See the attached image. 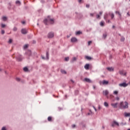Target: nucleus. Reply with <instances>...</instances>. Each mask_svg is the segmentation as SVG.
<instances>
[{"mask_svg": "<svg viewBox=\"0 0 130 130\" xmlns=\"http://www.w3.org/2000/svg\"><path fill=\"white\" fill-rule=\"evenodd\" d=\"M48 121H52V118L51 117H48Z\"/></svg>", "mask_w": 130, "mask_h": 130, "instance_id": "obj_24", "label": "nucleus"}, {"mask_svg": "<svg viewBox=\"0 0 130 130\" xmlns=\"http://www.w3.org/2000/svg\"><path fill=\"white\" fill-rule=\"evenodd\" d=\"M107 70H108V71H109V72H113L114 71V69H113V68L111 67V68H107Z\"/></svg>", "mask_w": 130, "mask_h": 130, "instance_id": "obj_16", "label": "nucleus"}, {"mask_svg": "<svg viewBox=\"0 0 130 130\" xmlns=\"http://www.w3.org/2000/svg\"><path fill=\"white\" fill-rule=\"evenodd\" d=\"M89 68H90L89 64H86L84 66V69H85V70H89Z\"/></svg>", "mask_w": 130, "mask_h": 130, "instance_id": "obj_13", "label": "nucleus"}, {"mask_svg": "<svg viewBox=\"0 0 130 130\" xmlns=\"http://www.w3.org/2000/svg\"><path fill=\"white\" fill-rule=\"evenodd\" d=\"M71 42L75 43L78 42V39L76 38H72L71 40Z\"/></svg>", "mask_w": 130, "mask_h": 130, "instance_id": "obj_8", "label": "nucleus"}, {"mask_svg": "<svg viewBox=\"0 0 130 130\" xmlns=\"http://www.w3.org/2000/svg\"><path fill=\"white\" fill-rule=\"evenodd\" d=\"M46 56L47 59H49V53H48V51H47L46 52Z\"/></svg>", "mask_w": 130, "mask_h": 130, "instance_id": "obj_23", "label": "nucleus"}, {"mask_svg": "<svg viewBox=\"0 0 130 130\" xmlns=\"http://www.w3.org/2000/svg\"><path fill=\"white\" fill-rule=\"evenodd\" d=\"M104 106H106V107H108V103H107V102H105L104 103Z\"/></svg>", "mask_w": 130, "mask_h": 130, "instance_id": "obj_25", "label": "nucleus"}, {"mask_svg": "<svg viewBox=\"0 0 130 130\" xmlns=\"http://www.w3.org/2000/svg\"><path fill=\"white\" fill-rule=\"evenodd\" d=\"M17 30H18V28L16 27L13 28V31H16Z\"/></svg>", "mask_w": 130, "mask_h": 130, "instance_id": "obj_31", "label": "nucleus"}, {"mask_svg": "<svg viewBox=\"0 0 130 130\" xmlns=\"http://www.w3.org/2000/svg\"><path fill=\"white\" fill-rule=\"evenodd\" d=\"M86 8H90V5H89V4H86Z\"/></svg>", "mask_w": 130, "mask_h": 130, "instance_id": "obj_44", "label": "nucleus"}, {"mask_svg": "<svg viewBox=\"0 0 130 130\" xmlns=\"http://www.w3.org/2000/svg\"><path fill=\"white\" fill-rule=\"evenodd\" d=\"M124 116L125 117H130V113H124Z\"/></svg>", "mask_w": 130, "mask_h": 130, "instance_id": "obj_15", "label": "nucleus"}, {"mask_svg": "<svg viewBox=\"0 0 130 130\" xmlns=\"http://www.w3.org/2000/svg\"><path fill=\"white\" fill-rule=\"evenodd\" d=\"M112 127H115V126H119V123L116 121L114 120L111 123Z\"/></svg>", "mask_w": 130, "mask_h": 130, "instance_id": "obj_3", "label": "nucleus"}, {"mask_svg": "<svg viewBox=\"0 0 130 130\" xmlns=\"http://www.w3.org/2000/svg\"><path fill=\"white\" fill-rule=\"evenodd\" d=\"M113 94H114L115 95H117V94H118V91L115 90L114 91Z\"/></svg>", "mask_w": 130, "mask_h": 130, "instance_id": "obj_27", "label": "nucleus"}, {"mask_svg": "<svg viewBox=\"0 0 130 130\" xmlns=\"http://www.w3.org/2000/svg\"><path fill=\"white\" fill-rule=\"evenodd\" d=\"M115 26L114 25H113V26H112L113 28H115Z\"/></svg>", "mask_w": 130, "mask_h": 130, "instance_id": "obj_61", "label": "nucleus"}, {"mask_svg": "<svg viewBox=\"0 0 130 130\" xmlns=\"http://www.w3.org/2000/svg\"><path fill=\"white\" fill-rule=\"evenodd\" d=\"M2 130H7V129H6V127H2Z\"/></svg>", "mask_w": 130, "mask_h": 130, "instance_id": "obj_45", "label": "nucleus"}, {"mask_svg": "<svg viewBox=\"0 0 130 130\" xmlns=\"http://www.w3.org/2000/svg\"><path fill=\"white\" fill-rule=\"evenodd\" d=\"M1 27L2 28H5L6 27V24H2Z\"/></svg>", "mask_w": 130, "mask_h": 130, "instance_id": "obj_33", "label": "nucleus"}, {"mask_svg": "<svg viewBox=\"0 0 130 130\" xmlns=\"http://www.w3.org/2000/svg\"><path fill=\"white\" fill-rule=\"evenodd\" d=\"M94 109L95 110V111H97V109L95 107H94Z\"/></svg>", "mask_w": 130, "mask_h": 130, "instance_id": "obj_56", "label": "nucleus"}, {"mask_svg": "<svg viewBox=\"0 0 130 130\" xmlns=\"http://www.w3.org/2000/svg\"><path fill=\"white\" fill-rule=\"evenodd\" d=\"M84 81L87 82V83H92V81L89 78H84Z\"/></svg>", "mask_w": 130, "mask_h": 130, "instance_id": "obj_9", "label": "nucleus"}, {"mask_svg": "<svg viewBox=\"0 0 130 130\" xmlns=\"http://www.w3.org/2000/svg\"><path fill=\"white\" fill-rule=\"evenodd\" d=\"M91 43H92V41H88V46H90V45H91Z\"/></svg>", "mask_w": 130, "mask_h": 130, "instance_id": "obj_38", "label": "nucleus"}, {"mask_svg": "<svg viewBox=\"0 0 130 130\" xmlns=\"http://www.w3.org/2000/svg\"><path fill=\"white\" fill-rule=\"evenodd\" d=\"M75 60H77V58L73 57L72 59V61H75Z\"/></svg>", "mask_w": 130, "mask_h": 130, "instance_id": "obj_36", "label": "nucleus"}, {"mask_svg": "<svg viewBox=\"0 0 130 130\" xmlns=\"http://www.w3.org/2000/svg\"><path fill=\"white\" fill-rule=\"evenodd\" d=\"M72 128H75V127H76V125L75 124L72 125Z\"/></svg>", "mask_w": 130, "mask_h": 130, "instance_id": "obj_40", "label": "nucleus"}, {"mask_svg": "<svg viewBox=\"0 0 130 130\" xmlns=\"http://www.w3.org/2000/svg\"><path fill=\"white\" fill-rule=\"evenodd\" d=\"M42 58L43 59H45V58H44V57H43V56H42Z\"/></svg>", "mask_w": 130, "mask_h": 130, "instance_id": "obj_54", "label": "nucleus"}, {"mask_svg": "<svg viewBox=\"0 0 130 130\" xmlns=\"http://www.w3.org/2000/svg\"><path fill=\"white\" fill-rule=\"evenodd\" d=\"M16 59H17V61H22L23 59L22 58V56L21 55H19L16 57Z\"/></svg>", "mask_w": 130, "mask_h": 130, "instance_id": "obj_4", "label": "nucleus"}, {"mask_svg": "<svg viewBox=\"0 0 130 130\" xmlns=\"http://www.w3.org/2000/svg\"><path fill=\"white\" fill-rule=\"evenodd\" d=\"M116 100L118 101V100H119V98L117 97V98H116Z\"/></svg>", "mask_w": 130, "mask_h": 130, "instance_id": "obj_49", "label": "nucleus"}, {"mask_svg": "<svg viewBox=\"0 0 130 130\" xmlns=\"http://www.w3.org/2000/svg\"><path fill=\"white\" fill-rule=\"evenodd\" d=\"M85 58L87 60H92V57L89 56H85Z\"/></svg>", "mask_w": 130, "mask_h": 130, "instance_id": "obj_14", "label": "nucleus"}, {"mask_svg": "<svg viewBox=\"0 0 130 130\" xmlns=\"http://www.w3.org/2000/svg\"><path fill=\"white\" fill-rule=\"evenodd\" d=\"M21 23H22V24H23V25H24V24H25V23H26V22H25V21H22Z\"/></svg>", "mask_w": 130, "mask_h": 130, "instance_id": "obj_47", "label": "nucleus"}, {"mask_svg": "<svg viewBox=\"0 0 130 130\" xmlns=\"http://www.w3.org/2000/svg\"><path fill=\"white\" fill-rule=\"evenodd\" d=\"M90 15L91 17H93V16H94V14L93 13H90Z\"/></svg>", "mask_w": 130, "mask_h": 130, "instance_id": "obj_48", "label": "nucleus"}, {"mask_svg": "<svg viewBox=\"0 0 130 130\" xmlns=\"http://www.w3.org/2000/svg\"><path fill=\"white\" fill-rule=\"evenodd\" d=\"M119 86H120V87H126L127 86V84L125 83H123L119 84Z\"/></svg>", "mask_w": 130, "mask_h": 130, "instance_id": "obj_11", "label": "nucleus"}, {"mask_svg": "<svg viewBox=\"0 0 130 130\" xmlns=\"http://www.w3.org/2000/svg\"><path fill=\"white\" fill-rule=\"evenodd\" d=\"M106 37H107V34H103V38H104V39H105Z\"/></svg>", "mask_w": 130, "mask_h": 130, "instance_id": "obj_29", "label": "nucleus"}, {"mask_svg": "<svg viewBox=\"0 0 130 130\" xmlns=\"http://www.w3.org/2000/svg\"><path fill=\"white\" fill-rule=\"evenodd\" d=\"M100 18V15L99 14L96 15V19H99Z\"/></svg>", "mask_w": 130, "mask_h": 130, "instance_id": "obj_41", "label": "nucleus"}, {"mask_svg": "<svg viewBox=\"0 0 130 130\" xmlns=\"http://www.w3.org/2000/svg\"><path fill=\"white\" fill-rule=\"evenodd\" d=\"M2 19H3V21H4L5 22H6V21H7V20H8V18H7V17H6V16H3L2 17Z\"/></svg>", "mask_w": 130, "mask_h": 130, "instance_id": "obj_22", "label": "nucleus"}, {"mask_svg": "<svg viewBox=\"0 0 130 130\" xmlns=\"http://www.w3.org/2000/svg\"><path fill=\"white\" fill-rule=\"evenodd\" d=\"M90 114H91L90 113H88L87 114V115H90Z\"/></svg>", "mask_w": 130, "mask_h": 130, "instance_id": "obj_52", "label": "nucleus"}, {"mask_svg": "<svg viewBox=\"0 0 130 130\" xmlns=\"http://www.w3.org/2000/svg\"><path fill=\"white\" fill-rule=\"evenodd\" d=\"M60 72H61V74H64V75L67 74V71L65 70L61 69Z\"/></svg>", "mask_w": 130, "mask_h": 130, "instance_id": "obj_18", "label": "nucleus"}, {"mask_svg": "<svg viewBox=\"0 0 130 130\" xmlns=\"http://www.w3.org/2000/svg\"><path fill=\"white\" fill-rule=\"evenodd\" d=\"M111 19H113V18H114V14L113 13H112L111 15Z\"/></svg>", "mask_w": 130, "mask_h": 130, "instance_id": "obj_34", "label": "nucleus"}, {"mask_svg": "<svg viewBox=\"0 0 130 130\" xmlns=\"http://www.w3.org/2000/svg\"><path fill=\"white\" fill-rule=\"evenodd\" d=\"M120 40H121V41H123H123H124L125 39H124V38L122 37V38H121Z\"/></svg>", "mask_w": 130, "mask_h": 130, "instance_id": "obj_39", "label": "nucleus"}, {"mask_svg": "<svg viewBox=\"0 0 130 130\" xmlns=\"http://www.w3.org/2000/svg\"><path fill=\"white\" fill-rule=\"evenodd\" d=\"M99 14L101 16V15H102V12H100Z\"/></svg>", "mask_w": 130, "mask_h": 130, "instance_id": "obj_50", "label": "nucleus"}, {"mask_svg": "<svg viewBox=\"0 0 130 130\" xmlns=\"http://www.w3.org/2000/svg\"><path fill=\"white\" fill-rule=\"evenodd\" d=\"M78 2L80 3H81L82 2V0H78Z\"/></svg>", "mask_w": 130, "mask_h": 130, "instance_id": "obj_51", "label": "nucleus"}, {"mask_svg": "<svg viewBox=\"0 0 130 130\" xmlns=\"http://www.w3.org/2000/svg\"><path fill=\"white\" fill-rule=\"evenodd\" d=\"M12 42H13V40L10 39L9 42H8V43L11 44V43H12Z\"/></svg>", "mask_w": 130, "mask_h": 130, "instance_id": "obj_37", "label": "nucleus"}, {"mask_svg": "<svg viewBox=\"0 0 130 130\" xmlns=\"http://www.w3.org/2000/svg\"><path fill=\"white\" fill-rule=\"evenodd\" d=\"M1 33H2V35H4V34H5V31L4 30H2L1 31Z\"/></svg>", "mask_w": 130, "mask_h": 130, "instance_id": "obj_43", "label": "nucleus"}, {"mask_svg": "<svg viewBox=\"0 0 130 130\" xmlns=\"http://www.w3.org/2000/svg\"><path fill=\"white\" fill-rule=\"evenodd\" d=\"M26 53L29 55V56H30V55L32 54V52H31V50H28Z\"/></svg>", "mask_w": 130, "mask_h": 130, "instance_id": "obj_19", "label": "nucleus"}, {"mask_svg": "<svg viewBox=\"0 0 130 130\" xmlns=\"http://www.w3.org/2000/svg\"><path fill=\"white\" fill-rule=\"evenodd\" d=\"M80 34H82V32L81 31H78L76 32V35H80Z\"/></svg>", "mask_w": 130, "mask_h": 130, "instance_id": "obj_26", "label": "nucleus"}, {"mask_svg": "<svg viewBox=\"0 0 130 130\" xmlns=\"http://www.w3.org/2000/svg\"><path fill=\"white\" fill-rule=\"evenodd\" d=\"M101 109V107H100V106H99V109L100 110Z\"/></svg>", "mask_w": 130, "mask_h": 130, "instance_id": "obj_55", "label": "nucleus"}, {"mask_svg": "<svg viewBox=\"0 0 130 130\" xmlns=\"http://www.w3.org/2000/svg\"><path fill=\"white\" fill-rule=\"evenodd\" d=\"M16 4H21V3L20 2V1H17L16 2Z\"/></svg>", "mask_w": 130, "mask_h": 130, "instance_id": "obj_42", "label": "nucleus"}, {"mask_svg": "<svg viewBox=\"0 0 130 130\" xmlns=\"http://www.w3.org/2000/svg\"><path fill=\"white\" fill-rule=\"evenodd\" d=\"M24 72H29V69L27 67H24L23 68Z\"/></svg>", "mask_w": 130, "mask_h": 130, "instance_id": "obj_21", "label": "nucleus"}, {"mask_svg": "<svg viewBox=\"0 0 130 130\" xmlns=\"http://www.w3.org/2000/svg\"><path fill=\"white\" fill-rule=\"evenodd\" d=\"M102 128H103V129H104V128H105V126H102Z\"/></svg>", "mask_w": 130, "mask_h": 130, "instance_id": "obj_53", "label": "nucleus"}, {"mask_svg": "<svg viewBox=\"0 0 130 130\" xmlns=\"http://www.w3.org/2000/svg\"><path fill=\"white\" fill-rule=\"evenodd\" d=\"M118 105V103H116L115 104H111V105L114 108H117V105Z\"/></svg>", "mask_w": 130, "mask_h": 130, "instance_id": "obj_10", "label": "nucleus"}, {"mask_svg": "<svg viewBox=\"0 0 130 130\" xmlns=\"http://www.w3.org/2000/svg\"><path fill=\"white\" fill-rule=\"evenodd\" d=\"M47 23H50V24H54V20L53 19L50 18V16H48L47 18L44 20V23L46 25H48Z\"/></svg>", "mask_w": 130, "mask_h": 130, "instance_id": "obj_1", "label": "nucleus"}, {"mask_svg": "<svg viewBox=\"0 0 130 130\" xmlns=\"http://www.w3.org/2000/svg\"><path fill=\"white\" fill-rule=\"evenodd\" d=\"M103 93L105 96H107L108 94H109V92L107 90H105L103 91Z\"/></svg>", "mask_w": 130, "mask_h": 130, "instance_id": "obj_20", "label": "nucleus"}, {"mask_svg": "<svg viewBox=\"0 0 130 130\" xmlns=\"http://www.w3.org/2000/svg\"><path fill=\"white\" fill-rule=\"evenodd\" d=\"M127 130H130V129H128Z\"/></svg>", "mask_w": 130, "mask_h": 130, "instance_id": "obj_63", "label": "nucleus"}, {"mask_svg": "<svg viewBox=\"0 0 130 130\" xmlns=\"http://www.w3.org/2000/svg\"><path fill=\"white\" fill-rule=\"evenodd\" d=\"M104 19H105V20H106V16H105V17H104Z\"/></svg>", "mask_w": 130, "mask_h": 130, "instance_id": "obj_60", "label": "nucleus"}, {"mask_svg": "<svg viewBox=\"0 0 130 130\" xmlns=\"http://www.w3.org/2000/svg\"><path fill=\"white\" fill-rule=\"evenodd\" d=\"M120 108H123V109H126L128 108V103L127 102H122L120 103Z\"/></svg>", "mask_w": 130, "mask_h": 130, "instance_id": "obj_2", "label": "nucleus"}, {"mask_svg": "<svg viewBox=\"0 0 130 130\" xmlns=\"http://www.w3.org/2000/svg\"><path fill=\"white\" fill-rule=\"evenodd\" d=\"M21 32L22 34H24V35L27 34V33H28L27 29H26L25 28H22L21 30Z\"/></svg>", "mask_w": 130, "mask_h": 130, "instance_id": "obj_7", "label": "nucleus"}, {"mask_svg": "<svg viewBox=\"0 0 130 130\" xmlns=\"http://www.w3.org/2000/svg\"><path fill=\"white\" fill-rule=\"evenodd\" d=\"M109 82H108V81H106V80H103L102 82V84L103 85H108Z\"/></svg>", "mask_w": 130, "mask_h": 130, "instance_id": "obj_12", "label": "nucleus"}, {"mask_svg": "<svg viewBox=\"0 0 130 130\" xmlns=\"http://www.w3.org/2000/svg\"><path fill=\"white\" fill-rule=\"evenodd\" d=\"M26 48H28V45H25L24 46V49H26Z\"/></svg>", "mask_w": 130, "mask_h": 130, "instance_id": "obj_32", "label": "nucleus"}, {"mask_svg": "<svg viewBox=\"0 0 130 130\" xmlns=\"http://www.w3.org/2000/svg\"><path fill=\"white\" fill-rule=\"evenodd\" d=\"M16 80L17 81V82H20V81H21V79L19 78H16Z\"/></svg>", "mask_w": 130, "mask_h": 130, "instance_id": "obj_35", "label": "nucleus"}, {"mask_svg": "<svg viewBox=\"0 0 130 130\" xmlns=\"http://www.w3.org/2000/svg\"><path fill=\"white\" fill-rule=\"evenodd\" d=\"M108 23H110V20H109L108 21Z\"/></svg>", "mask_w": 130, "mask_h": 130, "instance_id": "obj_59", "label": "nucleus"}, {"mask_svg": "<svg viewBox=\"0 0 130 130\" xmlns=\"http://www.w3.org/2000/svg\"><path fill=\"white\" fill-rule=\"evenodd\" d=\"M129 120L130 121V118H129Z\"/></svg>", "mask_w": 130, "mask_h": 130, "instance_id": "obj_64", "label": "nucleus"}, {"mask_svg": "<svg viewBox=\"0 0 130 130\" xmlns=\"http://www.w3.org/2000/svg\"><path fill=\"white\" fill-rule=\"evenodd\" d=\"M33 43H36V41H33Z\"/></svg>", "mask_w": 130, "mask_h": 130, "instance_id": "obj_58", "label": "nucleus"}, {"mask_svg": "<svg viewBox=\"0 0 130 130\" xmlns=\"http://www.w3.org/2000/svg\"><path fill=\"white\" fill-rule=\"evenodd\" d=\"M127 15H128V16H130V14L128 12L127 13Z\"/></svg>", "mask_w": 130, "mask_h": 130, "instance_id": "obj_57", "label": "nucleus"}, {"mask_svg": "<svg viewBox=\"0 0 130 130\" xmlns=\"http://www.w3.org/2000/svg\"><path fill=\"white\" fill-rule=\"evenodd\" d=\"M119 74H120V75H121V76H126V72L124 73L123 70L119 71Z\"/></svg>", "mask_w": 130, "mask_h": 130, "instance_id": "obj_6", "label": "nucleus"}, {"mask_svg": "<svg viewBox=\"0 0 130 130\" xmlns=\"http://www.w3.org/2000/svg\"><path fill=\"white\" fill-rule=\"evenodd\" d=\"M100 25L102 26H104V22L103 21H101L100 23Z\"/></svg>", "mask_w": 130, "mask_h": 130, "instance_id": "obj_28", "label": "nucleus"}, {"mask_svg": "<svg viewBox=\"0 0 130 130\" xmlns=\"http://www.w3.org/2000/svg\"><path fill=\"white\" fill-rule=\"evenodd\" d=\"M70 81H71V82H72V83H73V84H74V83H75V81H74V80H70Z\"/></svg>", "mask_w": 130, "mask_h": 130, "instance_id": "obj_46", "label": "nucleus"}, {"mask_svg": "<svg viewBox=\"0 0 130 130\" xmlns=\"http://www.w3.org/2000/svg\"><path fill=\"white\" fill-rule=\"evenodd\" d=\"M115 13L119 16L120 19H121V14H120V12H119V11H116Z\"/></svg>", "mask_w": 130, "mask_h": 130, "instance_id": "obj_17", "label": "nucleus"}, {"mask_svg": "<svg viewBox=\"0 0 130 130\" xmlns=\"http://www.w3.org/2000/svg\"><path fill=\"white\" fill-rule=\"evenodd\" d=\"M93 88L95 89V86H93Z\"/></svg>", "mask_w": 130, "mask_h": 130, "instance_id": "obj_62", "label": "nucleus"}, {"mask_svg": "<svg viewBox=\"0 0 130 130\" xmlns=\"http://www.w3.org/2000/svg\"><path fill=\"white\" fill-rule=\"evenodd\" d=\"M64 59L66 61H68V60L70 59V58L69 57H66Z\"/></svg>", "mask_w": 130, "mask_h": 130, "instance_id": "obj_30", "label": "nucleus"}, {"mask_svg": "<svg viewBox=\"0 0 130 130\" xmlns=\"http://www.w3.org/2000/svg\"><path fill=\"white\" fill-rule=\"evenodd\" d=\"M54 36V34L52 32H50L48 34V38H53Z\"/></svg>", "mask_w": 130, "mask_h": 130, "instance_id": "obj_5", "label": "nucleus"}]
</instances>
